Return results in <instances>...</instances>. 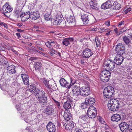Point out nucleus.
<instances>
[{"instance_id":"nucleus-1","label":"nucleus","mask_w":132,"mask_h":132,"mask_svg":"<svg viewBox=\"0 0 132 132\" xmlns=\"http://www.w3.org/2000/svg\"><path fill=\"white\" fill-rule=\"evenodd\" d=\"M35 96L38 97V99L39 102L43 105L46 103L47 98L45 92L43 90L37 89L34 93Z\"/></svg>"},{"instance_id":"nucleus-2","label":"nucleus","mask_w":132,"mask_h":132,"mask_svg":"<svg viewBox=\"0 0 132 132\" xmlns=\"http://www.w3.org/2000/svg\"><path fill=\"white\" fill-rule=\"evenodd\" d=\"M108 106L110 110L115 111L117 110L119 108V103L117 99H112L109 102Z\"/></svg>"},{"instance_id":"nucleus-3","label":"nucleus","mask_w":132,"mask_h":132,"mask_svg":"<svg viewBox=\"0 0 132 132\" xmlns=\"http://www.w3.org/2000/svg\"><path fill=\"white\" fill-rule=\"evenodd\" d=\"M95 102V99L93 97H89L86 98L85 99V103H81V106L83 107V109L85 108H87V106H90L89 108L94 109L95 107L93 106Z\"/></svg>"},{"instance_id":"nucleus-4","label":"nucleus","mask_w":132,"mask_h":132,"mask_svg":"<svg viewBox=\"0 0 132 132\" xmlns=\"http://www.w3.org/2000/svg\"><path fill=\"white\" fill-rule=\"evenodd\" d=\"M115 64L114 61L107 60L104 61L102 67L105 70L110 72L113 70Z\"/></svg>"},{"instance_id":"nucleus-5","label":"nucleus","mask_w":132,"mask_h":132,"mask_svg":"<svg viewBox=\"0 0 132 132\" xmlns=\"http://www.w3.org/2000/svg\"><path fill=\"white\" fill-rule=\"evenodd\" d=\"M114 88L111 86H109L104 88L103 94L106 98H110L112 97V96L114 94Z\"/></svg>"},{"instance_id":"nucleus-6","label":"nucleus","mask_w":132,"mask_h":132,"mask_svg":"<svg viewBox=\"0 0 132 132\" xmlns=\"http://www.w3.org/2000/svg\"><path fill=\"white\" fill-rule=\"evenodd\" d=\"M62 17V16L60 12H59L58 14H56L55 16V17L54 18L53 24L55 25H60L62 22L63 23H64V26H65L66 25L65 21Z\"/></svg>"},{"instance_id":"nucleus-7","label":"nucleus","mask_w":132,"mask_h":132,"mask_svg":"<svg viewBox=\"0 0 132 132\" xmlns=\"http://www.w3.org/2000/svg\"><path fill=\"white\" fill-rule=\"evenodd\" d=\"M111 73L110 72L104 70L100 74L101 80L104 82H106L109 80V77L111 76Z\"/></svg>"},{"instance_id":"nucleus-8","label":"nucleus","mask_w":132,"mask_h":132,"mask_svg":"<svg viewBox=\"0 0 132 132\" xmlns=\"http://www.w3.org/2000/svg\"><path fill=\"white\" fill-rule=\"evenodd\" d=\"M125 47L124 45L120 43L116 46L115 50L117 55L122 56L125 52Z\"/></svg>"},{"instance_id":"nucleus-9","label":"nucleus","mask_w":132,"mask_h":132,"mask_svg":"<svg viewBox=\"0 0 132 132\" xmlns=\"http://www.w3.org/2000/svg\"><path fill=\"white\" fill-rule=\"evenodd\" d=\"M80 95L83 96H86L89 95L90 92L89 87L86 86L83 87L81 88Z\"/></svg>"},{"instance_id":"nucleus-10","label":"nucleus","mask_w":132,"mask_h":132,"mask_svg":"<svg viewBox=\"0 0 132 132\" xmlns=\"http://www.w3.org/2000/svg\"><path fill=\"white\" fill-rule=\"evenodd\" d=\"M96 110L94 109L89 108L87 110V113L88 117L91 118H95L97 114Z\"/></svg>"},{"instance_id":"nucleus-11","label":"nucleus","mask_w":132,"mask_h":132,"mask_svg":"<svg viewBox=\"0 0 132 132\" xmlns=\"http://www.w3.org/2000/svg\"><path fill=\"white\" fill-rule=\"evenodd\" d=\"M83 57L86 58H89L93 54V52L89 48H86L83 51Z\"/></svg>"},{"instance_id":"nucleus-12","label":"nucleus","mask_w":132,"mask_h":132,"mask_svg":"<svg viewBox=\"0 0 132 132\" xmlns=\"http://www.w3.org/2000/svg\"><path fill=\"white\" fill-rule=\"evenodd\" d=\"M59 82L61 86L63 87L69 89L72 86L70 83L68 82L65 79L62 78L60 79Z\"/></svg>"},{"instance_id":"nucleus-13","label":"nucleus","mask_w":132,"mask_h":132,"mask_svg":"<svg viewBox=\"0 0 132 132\" xmlns=\"http://www.w3.org/2000/svg\"><path fill=\"white\" fill-rule=\"evenodd\" d=\"M72 92L73 95H80L81 88L79 85H75L72 88Z\"/></svg>"},{"instance_id":"nucleus-14","label":"nucleus","mask_w":132,"mask_h":132,"mask_svg":"<svg viewBox=\"0 0 132 132\" xmlns=\"http://www.w3.org/2000/svg\"><path fill=\"white\" fill-rule=\"evenodd\" d=\"M20 17L22 21H26L29 18H30V12L29 11L26 12H22L20 14Z\"/></svg>"},{"instance_id":"nucleus-15","label":"nucleus","mask_w":132,"mask_h":132,"mask_svg":"<svg viewBox=\"0 0 132 132\" xmlns=\"http://www.w3.org/2000/svg\"><path fill=\"white\" fill-rule=\"evenodd\" d=\"M124 59L122 56L117 55L114 59V62L116 64L120 65L122 63Z\"/></svg>"},{"instance_id":"nucleus-16","label":"nucleus","mask_w":132,"mask_h":132,"mask_svg":"<svg viewBox=\"0 0 132 132\" xmlns=\"http://www.w3.org/2000/svg\"><path fill=\"white\" fill-rule=\"evenodd\" d=\"M46 128L49 132H55L56 130L55 126L51 122H49L47 124Z\"/></svg>"},{"instance_id":"nucleus-17","label":"nucleus","mask_w":132,"mask_h":132,"mask_svg":"<svg viewBox=\"0 0 132 132\" xmlns=\"http://www.w3.org/2000/svg\"><path fill=\"white\" fill-rule=\"evenodd\" d=\"M119 126L122 132H127L128 130L129 125L125 122H122L119 125Z\"/></svg>"},{"instance_id":"nucleus-18","label":"nucleus","mask_w":132,"mask_h":132,"mask_svg":"<svg viewBox=\"0 0 132 132\" xmlns=\"http://www.w3.org/2000/svg\"><path fill=\"white\" fill-rule=\"evenodd\" d=\"M13 8L8 3H6L3 7V10L4 13H7L11 12Z\"/></svg>"},{"instance_id":"nucleus-19","label":"nucleus","mask_w":132,"mask_h":132,"mask_svg":"<svg viewBox=\"0 0 132 132\" xmlns=\"http://www.w3.org/2000/svg\"><path fill=\"white\" fill-rule=\"evenodd\" d=\"M63 125L67 130H71L74 127L73 123L72 121H65V123Z\"/></svg>"},{"instance_id":"nucleus-20","label":"nucleus","mask_w":132,"mask_h":132,"mask_svg":"<svg viewBox=\"0 0 132 132\" xmlns=\"http://www.w3.org/2000/svg\"><path fill=\"white\" fill-rule=\"evenodd\" d=\"M30 16L31 19L33 20H35L39 18L40 14L38 11H35L30 13Z\"/></svg>"},{"instance_id":"nucleus-21","label":"nucleus","mask_w":132,"mask_h":132,"mask_svg":"<svg viewBox=\"0 0 132 132\" xmlns=\"http://www.w3.org/2000/svg\"><path fill=\"white\" fill-rule=\"evenodd\" d=\"M15 68V67L14 65L8 66L6 68L7 72L11 75L14 74L16 72Z\"/></svg>"},{"instance_id":"nucleus-22","label":"nucleus","mask_w":132,"mask_h":132,"mask_svg":"<svg viewBox=\"0 0 132 132\" xmlns=\"http://www.w3.org/2000/svg\"><path fill=\"white\" fill-rule=\"evenodd\" d=\"M34 67L36 71H39V72H41L43 69L42 64L40 62H35Z\"/></svg>"},{"instance_id":"nucleus-23","label":"nucleus","mask_w":132,"mask_h":132,"mask_svg":"<svg viewBox=\"0 0 132 132\" xmlns=\"http://www.w3.org/2000/svg\"><path fill=\"white\" fill-rule=\"evenodd\" d=\"M21 76L22 78L24 84L26 85H29V82L28 76L26 74H22L21 75Z\"/></svg>"},{"instance_id":"nucleus-24","label":"nucleus","mask_w":132,"mask_h":132,"mask_svg":"<svg viewBox=\"0 0 132 132\" xmlns=\"http://www.w3.org/2000/svg\"><path fill=\"white\" fill-rule=\"evenodd\" d=\"M63 117L65 121H70L69 120L71 118V114L70 111L68 110H65L64 111Z\"/></svg>"},{"instance_id":"nucleus-25","label":"nucleus","mask_w":132,"mask_h":132,"mask_svg":"<svg viewBox=\"0 0 132 132\" xmlns=\"http://www.w3.org/2000/svg\"><path fill=\"white\" fill-rule=\"evenodd\" d=\"M112 6V4L111 1H108L102 4L101 6V8L103 9H106L110 8Z\"/></svg>"},{"instance_id":"nucleus-26","label":"nucleus","mask_w":132,"mask_h":132,"mask_svg":"<svg viewBox=\"0 0 132 132\" xmlns=\"http://www.w3.org/2000/svg\"><path fill=\"white\" fill-rule=\"evenodd\" d=\"M72 101L68 99L67 101L65 102L63 105V107L64 108L68 110L71 107V104Z\"/></svg>"},{"instance_id":"nucleus-27","label":"nucleus","mask_w":132,"mask_h":132,"mask_svg":"<svg viewBox=\"0 0 132 132\" xmlns=\"http://www.w3.org/2000/svg\"><path fill=\"white\" fill-rule=\"evenodd\" d=\"M121 119L120 115L118 114H113L111 117V120L112 121L118 122Z\"/></svg>"},{"instance_id":"nucleus-28","label":"nucleus","mask_w":132,"mask_h":132,"mask_svg":"<svg viewBox=\"0 0 132 132\" xmlns=\"http://www.w3.org/2000/svg\"><path fill=\"white\" fill-rule=\"evenodd\" d=\"M81 18L84 24H86L89 23V19L88 15L83 14L81 15Z\"/></svg>"},{"instance_id":"nucleus-29","label":"nucleus","mask_w":132,"mask_h":132,"mask_svg":"<svg viewBox=\"0 0 132 132\" xmlns=\"http://www.w3.org/2000/svg\"><path fill=\"white\" fill-rule=\"evenodd\" d=\"M88 117L86 114L82 115L79 118L78 121L79 123H82L87 120Z\"/></svg>"},{"instance_id":"nucleus-30","label":"nucleus","mask_w":132,"mask_h":132,"mask_svg":"<svg viewBox=\"0 0 132 132\" xmlns=\"http://www.w3.org/2000/svg\"><path fill=\"white\" fill-rule=\"evenodd\" d=\"M67 20L69 23H72L75 22V18L74 16L71 15H68L66 16Z\"/></svg>"},{"instance_id":"nucleus-31","label":"nucleus","mask_w":132,"mask_h":132,"mask_svg":"<svg viewBox=\"0 0 132 132\" xmlns=\"http://www.w3.org/2000/svg\"><path fill=\"white\" fill-rule=\"evenodd\" d=\"M53 108L51 106H50L46 108L45 111V113L47 115H49L53 112Z\"/></svg>"},{"instance_id":"nucleus-32","label":"nucleus","mask_w":132,"mask_h":132,"mask_svg":"<svg viewBox=\"0 0 132 132\" xmlns=\"http://www.w3.org/2000/svg\"><path fill=\"white\" fill-rule=\"evenodd\" d=\"M21 10L18 7L16 8L14 11V16L17 18L19 17V15L21 12Z\"/></svg>"},{"instance_id":"nucleus-33","label":"nucleus","mask_w":132,"mask_h":132,"mask_svg":"<svg viewBox=\"0 0 132 132\" xmlns=\"http://www.w3.org/2000/svg\"><path fill=\"white\" fill-rule=\"evenodd\" d=\"M90 5L91 8L96 10H98V6L97 5L96 3L93 1H91L90 3Z\"/></svg>"},{"instance_id":"nucleus-34","label":"nucleus","mask_w":132,"mask_h":132,"mask_svg":"<svg viewBox=\"0 0 132 132\" xmlns=\"http://www.w3.org/2000/svg\"><path fill=\"white\" fill-rule=\"evenodd\" d=\"M123 40L126 45H129L131 44V42L130 40L126 36L124 37L123 38Z\"/></svg>"},{"instance_id":"nucleus-35","label":"nucleus","mask_w":132,"mask_h":132,"mask_svg":"<svg viewBox=\"0 0 132 132\" xmlns=\"http://www.w3.org/2000/svg\"><path fill=\"white\" fill-rule=\"evenodd\" d=\"M28 89L29 91L31 92H35V91L37 90L36 89V87L34 85H30L28 87Z\"/></svg>"},{"instance_id":"nucleus-36","label":"nucleus","mask_w":132,"mask_h":132,"mask_svg":"<svg viewBox=\"0 0 132 132\" xmlns=\"http://www.w3.org/2000/svg\"><path fill=\"white\" fill-rule=\"evenodd\" d=\"M44 17L46 20H52V18L50 14L46 13L44 15Z\"/></svg>"},{"instance_id":"nucleus-37","label":"nucleus","mask_w":132,"mask_h":132,"mask_svg":"<svg viewBox=\"0 0 132 132\" xmlns=\"http://www.w3.org/2000/svg\"><path fill=\"white\" fill-rule=\"evenodd\" d=\"M95 41L97 47H100L101 44V42L100 41V40L98 37L95 38Z\"/></svg>"},{"instance_id":"nucleus-38","label":"nucleus","mask_w":132,"mask_h":132,"mask_svg":"<svg viewBox=\"0 0 132 132\" xmlns=\"http://www.w3.org/2000/svg\"><path fill=\"white\" fill-rule=\"evenodd\" d=\"M62 44L65 45L66 46H68L70 44L68 39H64L62 41Z\"/></svg>"},{"instance_id":"nucleus-39","label":"nucleus","mask_w":132,"mask_h":132,"mask_svg":"<svg viewBox=\"0 0 132 132\" xmlns=\"http://www.w3.org/2000/svg\"><path fill=\"white\" fill-rule=\"evenodd\" d=\"M125 31V30L118 31V29L117 28L115 29L114 30V31L117 34V35H119L124 31Z\"/></svg>"},{"instance_id":"nucleus-40","label":"nucleus","mask_w":132,"mask_h":132,"mask_svg":"<svg viewBox=\"0 0 132 132\" xmlns=\"http://www.w3.org/2000/svg\"><path fill=\"white\" fill-rule=\"evenodd\" d=\"M43 82L46 86L48 88H50V87L49 86L48 81L46 79H44L43 81Z\"/></svg>"},{"instance_id":"nucleus-41","label":"nucleus","mask_w":132,"mask_h":132,"mask_svg":"<svg viewBox=\"0 0 132 132\" xmlns=\"http://www.w3.org/2000/svg\"><path fill=\"white\" fill-rule=\"evenodd\" d=\"M81 129H87L88 128V125L87 123H81Z\"/></svg>"},{"instance_id":"nucleus-42","label":"nucleus","mask_w":132,"mask_h":132,"mask_svg":"<svg viewBox=\"0 0 132 132\" xmlns=\"http://www.w3.org/2000/svg\"><path fill=\"white\" fill-rule=\"evenodd\" d=\"M45 45L46 46L49 48H50L51 46H52L53 45H51V43L50 42V41L46 42L45 43Z\"/></svg>"},{"instance_id":"nucleus-43","label":"nucleus","mask_w":132,"mask_h":132,"mask_svg":"<svg viewBox=\"0 0 132 132\" xmlns=\"http://www.w3.org/2000/svg\"><path fill=\"white\" fill-rule=\"evenodd\" d=\"M98 118L99 122L103 124H104L105 122L101 117L100 116H99Z\"/></svg>"},{"instance_id":"nucleus-44","label":"nucleus","mask_w":132,"mask_h":132,"mask_svg":"<svg viewBox=\"0 0 132 132\" xmlns=\"http://www.w3.org/2000/svg\"><path fill=\"white\" fill-rule=\"evenodd\" d=\"M0 50L1 52L5 50V45H3L2 44L0 45Z\"/></svg>"},{"instance_id":"nucleus-45","label":"nucleus","mask_w":132,"mask_h":132,"mask_svg":"<svg viewBox=\"0 0 132 132\" xmlns=\"http://www.w3.org/2000/svg\"><path fill=\"white\" fill-rule=\"evenodd\" d=\"M36 51L42 55L44 56L45 57H48V55L46 53H43L37 50H36Z\"/></svg>"},{"instance_id":"nucleus-46","label":"nucleus","mask_w":132,"mask_h":132,"mask_svg":"<svg viewBox=\"0 0 132 132\" xmlns=\"http://www.w3.org/2000/svg\"><path fill=\"white\" fill-rule=\"evenodd\" d=\"M71 132H81L80 129H79L75 128L74 130H72Z\"/></svg>"},{"instance_id":"nucleus-47","label":"nucleus","mask_w":132,"mask_h":132,"mask_svg":"<svg viewBox=\"0 0 132 132\" xmlns=\"http://www.w3.org/2000/svg\"><path fill=\"white\" fill-rule=\"evenodd\" d=\"M131 8L129 7L127 9H126L124 11L125 13L126 14H127L129 12H130L131 10Z\"/></svg>"},{"instance_id":"nucleus-48","label":"nucleus","mask_w":132,"mask_h":132,"mask_svg":"<svg viewBox=\"0 0 132 132\" xmlns=\"http://www.w3.org/2000/svg\"><path fill=\"white\" fill-rule=\"evenodd\" d=\"M53 52L54 54L57 55L59 56H61L60 53L59 52H57L55 50Z\"/></svg>"},{"instance_id":"nucleus-49","label":"nucleus","mask_w":132,"mask_h":132,"mask_svg":"<svg viewBox=\"0 0 132 132\" xmlns=\"http://www.w3.org/2000/svg\"><path fill=\"white\" fill-rule=\"evenodd\" d=\"M0 25H1L2 26H3L5 28H7V25L6 23L2 22H0Z\"/></svg>"},{"instance_id":"nucleus-50","label":"nucleus","mask_w":132,"mask_h":132,"mask_svg":"<svg viewBox=\"0 0 132 132\" xmlns=\"http://www.w3.org/2000/svg\"><path fill=\"white\" fill-rule=\"evenodd\" d=\"M124 22L123 21H121V22H119V24L118 25L119 27H121V26L122 24H124Z\"/></svg>"},{"instance_id":"nucleus-51","label":"nucleus","mask_w":132,"mask_h":132,"mask_svg":"<svg viewBox=\"0 0 132 132\" xmlns=\"http://www.w3.org/2000/svg\"><path fill=\"white\" fill-rule=\"evenodd\" d=\"M34 27L35 29H36V31H40L39 30V28L38 26H34Z\"/></svg>"},{"instance_id":"nucleus-52","label":"nucleus","mask_w":132,"mask_h":132,"mask_svg":"<svg viewBox=\"0 0 132 132\" xmlns=\"http://www.w3.org/2000/svg\"><path fill=\"white\" fill-rule=\"evenodd\" d=\"M2 54H4V55H6L8 54V52L6 51L5 50L4 51H3L2 52Z\"/></svg>"},{"instance_id":"nucleus-53","label":"nucleus","mask_w":132,"mask_h":132,"mask_svg":"<svg viewBox=\"0 0 132 132\" xmlns=\"http://www.w3.org/2000/svg\"><path fill=\"white\" fill-rule=\"evenodd\" d=\"M100 29L101 30V31H102V32H104L105 31H107V29H105L104 28H100Z\"/></svg>"},{"instance_id":"nucleus-54","label":"nucleus","mask_w":132,"mask_h":132,"mask_svg":"<svg viewBox=\"0 0 132 132\" xmlns=\"http://www.w3.org/2000/svg\"><path fill=\"white\" fill-rule=\"evenodd\" d=\"M55 103L56 105L58 106V108H59V107L60 106V103L56 101H55Z\"/></svg>"},{"instance_id":"nucleus-55","label":"nucleus","mask_w":132,"mask_h":132,"mask_svg":"<svg viewBox=\"0 0 132 132\" xmlns=\"http://www.w3.org/2000/svg\"><path fill=\"white\" fill-rule=\"evenodd\" d=\"M16 30L17 31L21 33L22 32L24 31V30L19 29H17Z\"/></svg>"},{"instance_id":"nucleus-56","label":"nucleus","mask_w":132,"mask_h":132,"mask_svg":"<svg viewBox=\"0 0 132 132\" xmlns=\"http://www.w3.org/2000/svg\"><path fill=\"white\" fill-rule=\"evenodd\" d=\"M37 48L42 51L44 52V50L42 48L40 47L39 46H37Z\"/></svg>"},{"instance_id":"nucleus-57","label":"nucleus","mask_w":132,"mask_h":132,"mask_svg":"<svg viewBox=\"0 0 132 132\" xmlns=\"http://www.w3.org/2000/svg\"><path fill=\"white\" fill-rule=\"evenodd\" d=\"M50 41V42L51 43V44H53V46H54L55 44H56V42H55L53 40H49Z\"/></svg>"},{"instance_id":"nucleus-58","label":"nucleus","mask_w":132,"mask_h":132,"mask_svg":"<svg viewBox=\"0 0 132 132\" xmlns=\"http://www.w3.org/2000/svg\"><path fill=\"white\" fill-rule=\"evenodd\" d=\"M54 47H59L60 46V45L59 44H58L56 42V44H55L54 45Z\"/></svg>"},{"instance_id":"nucleus-59","label":"nucleus","mask_w":132,"mask_h":132,"mask_svg":"<svg viewBox=\"0 0 132 132\" xmlns=\"http://www.w3.org/2000/svg\"><path fill=\"white\" fill-rule=\"evenodd\" d=\"M16 35L17 37L19 38H21V36L20 35V34L19 33H16Z\"/></svg>"},{"instance_id":"nucleus-60","label":"nucleus","mask_w":132,"mask_h":132,"mask_svg":"<svg viewBox=\"0 0 132 132\" xmlns=\"http://www.w3.org/2000/svg\"><path fill=\"white\" fill-rule=\"evenodd\" d=\"M75 81H73L72 80V79H71V84H71V85H72V86L74 84V83H75Z\"/></svg>"},{"instance_id":"nucleus-61","label":"nucleus","mask_w":132,"mask_h":132,"mask_svg":"<svg viewBox=\"0 0 132 132\" xmlns=\"http://www.w3.org/2000/svg\"><path fill=\"white\" fill-rule=\"evenodd\" d=\"M118 6L119 7H118V6H115V7L116 9L117 10H119V9H120L121 8V5L120 4H119L118 5Z\"/></svg>"},{"instance_id":"nucleus-62","label":"nucleus","mask_w":132,"mask_h":132,"mask_svg":"<svg viewBox=\"0 0 132 132\" xmlns=\"http://www.w3.org/2000/svg\"><path fill=\"white\" fill-rule=\"evenodd\" d=\"M23 25L22 23H19L17 24V26L21 27Z\"/></svg>"},{"instance_id":"nucleus-63","label":"nucleus","mask_w":132,"mask_h":132,"mask_svg":"<svg viewBox=\"0 0 132 132\" xmlns=\"http://www.w3.org/2000/svg\"><path fill=\"white\" fill-rule=\"evenodd\" d=\"M69 40V41H73L74 39L72 38H69L68 39Z\"/></svg>"},{"instance_id":"nucleus-64","label":"nucleus","mask_w":132,"mask_h":132,"mask_svg":"<svg viewBox=\"0 0 132 132\" xmlns=\"http://www.w3.org/2000/svg\"><path fill=\"white\" fill-rule=\"evenodd\" d=\"M128 37H129L131 39H132V34H131L129 35H128Z\"/></svg>"}]
</instances>
